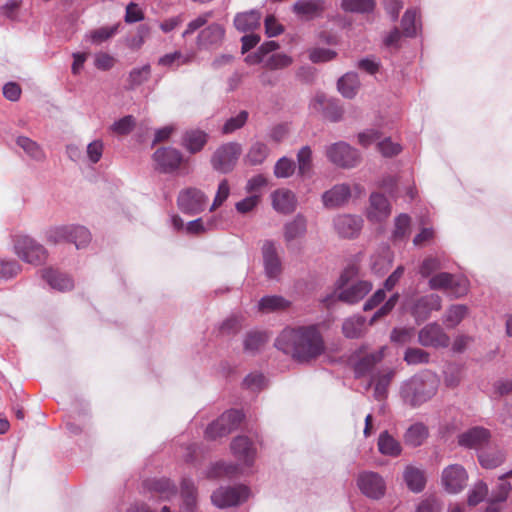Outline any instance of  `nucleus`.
<instances>
[{
    "instance_id": "c9c22d12",
    "label": "nucleus",
    "mask_w": 512,
    "mask_h": 512,
    "mask_svg": "<svg viewBox=\"0 0 512 512\" xmlns=\"http://www.w3.org/2000/svg\"><path fill=\"white\" fill-rule=\"evenodd\" d=\"M290 302L278 295H270L262 297L258 302V309L261 312L269 313L288 308Z\"/></svg>"
},
{
    "instance_id": "0eeeda50",
    "label": "nucleus",
    "mask_w": 512,
    "mask_h": 512,
    "mask_svg": "<svg viewBox=\"0 0 512 512\" xmlns=\"http://www.w3.org/2000/svg\"><path fill=\"white\" fill-rule=\"evenodd\" d=\"M241 153V144L237 142L225 143L214 152L211 164L215 170L221 173H228L235 167Z\"/></svg>"
},
{
    "instance_id": "dca6fc26",
    "label": "nucleus",
    "mask_w": 512,
    "mask_h": 512,
    "mask_svg": "<svg viewBox=\"0 0 512 512\" xmlns=\"http://www.w3.org/2000/svg\"><path fill=\"white\" fill-rule=\"evenodd\" d=\"M261 250L266 276L270 279L277 278L282 272V262L275 243L271 240H266Z\"/></svg>"
},
{
    "instance_id": "c03bdc74",
    "label": "nucleus",
    "mask_w": 512,
    "mask_h": 512,
    "mask_svg": "<svg viewBox=\"0 0 512 512\" xmlns=\"http://www.w3.org/2000/svg\"><path fill=\"white\" fill-rule=\"evenodd\" d=\"M249 113L246 110L239 111L236 115L228 118L221 127V133L229 135L243 128L247 123Z\"/></svg>"
},
{
    "instance_id": "1a4fd4ad",
    "label": "nucleus",
    "mask_w": 512,
    "mask_h": 512,
    "mask_svg": "<svg viewBox=\"0 0 512 512\" xmlns=\"http://www.w3.org/2000/svg\"><path fill=\"white\" fill-rule=\"evenodd\" d=\"M242 419L243 414L239 410L226 411L207 427L205 436L210 440L226 436L239 426Z\"/></svg>"
},
{
    "instance_id": "ea45409f",
    "label": "nucleus",
    "mask_w": 512,
    "mask_h": 512,
    "mask_svg": "<svg viewBox=\"0 0 512 512\" xmlns=\"http://www.w3.org/2000/svg\"><path fill=\"white\" fill-rule=\"evenodd\" d=\"M428 436V430L422 423L411 425L405 433L406 444L417 447L420 446Z\"/></svg>"
},
{
    "instance_id": "a878e982",
    "label": "nucleus",
    "mask_w": 512,
    "mask_h": 512,
    "mask_svg": "<svg viewBox=\"0 0 512 512\" xmlns=\"http://www.w3.org/2000/svg\"><path fill=\"white\" fill-rule=\"evenodd\" d=\"M273 208L283 214L291 213L296 208V199L292 191L279 189L272 194Z\"/></svg>"
},
{
    "instance_id": "393cba45",
    "label": "nucleus",
    "mask_w": 512,
    "mask_h": 512,
    "mask_svg": "<svg viewBox=\"0 0 512 512\" xmlns=\"http://www.w3.org/2000/svg\"><path fill=\"white\" fill-rule=\"evenodd\" d=\"M512 475V470L500 477V483L492 491L485 512H500V504L506 501L511 490V485L504 479Z\"/></svg>"
},
{
    "instance_id": "aec40b11",
    "label": "nucleus",
    "mask_w": 512,
    "mask_h": 512,
    "mask_svg": "<svg viewBox=\"0 0 512 512\" xmlns=\"http://www.w3.org/2000/svg\"><path fill=\"white\" fill-rule=\"evenodd\" d=\"M292 9L300 19L310 21L322 17L326 3L324 0H298Z\"/></svg>"
},
{
    "instance_id": "09e8293b",
    "label": "nucleus",
    "mask_w": 512,
    "mask_h": 512,
    "mask_svg": "<svg viewBox=\"0 0 512 512\" xmlns=\"http://www.w3.org/2000/svg\"><path fill=\"white\" fill-rule=\"evenodd\" d=\"M151 28L147 24H141L137 27L136 33L126 39V45L132 50H139L146 39L150 36Z\"/></svg>"
},
{
    "instance_id": "c85d7f7f",
    "label": "nucleus",
    "mask_w": 512,
    "mask_h": 512,
    "mask_svg": "<svg viewBox=\"0 0 512 512\" xmlns=\"http://www.w3.org/2000/svg\"><path fill=\"white\" fill-rule=\"evenodd\" d=\"M261 17L258 10L238 13L234 18V26L240 32L253 31L260 26Z\"/></svg>"
},
{
    "instance_id": "bf43d9fd",
    "label": "nucleus",
    "mask_w": 512,
    "mask_h": 512,
    "mask_svg": "<svg viewBox=\"0 0 512 512\" xmlns=\"http://www.w3.org/2000/svg\"><path fill=\"white\" fill-rule=\"evenodd\" d=\"M487 493H488L487 485L484 482H482V481L477 482L472 487V489L469 491V494H468V504L470 506L477 505L478 503H480L485 498Z\"/></svg>"
},
{
    "instance_id": "6ab92c4d",
    "label": "nucleus",
    "mask_w": 512,
    "mask_h": 512,
    "mask_svg": "<svg viewBox=\"0 0 512 512\" xmlns=\"http://www.w3.org/2000/svg\"><path fill=\"white\" fill-rule=\"evenodd\" d=\"M391 213V205L388 199L381 193L375 192L370 195L367 208V218L371 222H382Z\"/></svg>"
},
{
    "instance_id": "de8ad7c7",
    "label": "nucleus",
    "mask_w": 512,
    "mask_h": 512,
    "mask_svg": "<svg viewBox=\"0 0 512 512\" xmlns=\"http://www.w3.org/2000/svg\"><path fill=\"white\" fill-rule=\"evenodd\" d=\"M91 241L89 230L80 225H70L69 242L74 243L77 249L83 248Z\"/></svg>"
},
{
    "instance_id": "473e14b6",
    "label": "nucleus",
    "mask_w": 512,
    "mask_h": 512,
    "mask_svg": "<svg viewBox=\"0 0 512 512\" xmlns=\"http://www.w3.org/2000/svg\"><path fill=\"white\" fill-rule=\"evenodd\" d=\"M411 218L403 213L394 220V228L391 233V240L394 243L405 241L410 234Z\"/></svg>"
},
{
    "instance_id": "052dcab7",
    "label": "nucleus",
    "mask_w": 512,
    "mask_h": 512,
    "mask_svg": "<svg viewBox=\"0 0 512 512\" xmlns=\"http://www.w3.org/2000/svg\"><path fill=\"white\" fill-rule=\"evenodd\" d=\"M242 326V319L238 316H230L222 322L219 327L220 333L223 335H232L237 333Z\"/></svg>"
},
{
    "instance_id": "ddd939ff",
    "label": "nucleus",
    "mask_w": 512,
    "mask_h": 512,
    "mask_svg": "<svg viewBox=\"0 0 512 512\" xmlns=\"http://www.w3.org/2000/svg\"><path fill=\"white\" fill-rule=\"evenodd\" d=\"M177 202L183 213L194 215L204 210L207 196L197 188H187L179 193Z\"/></svg>"
},
{
    "instance_id": "69168bd1",
    "label": "nucleus",
    "mask_w": 512,
    "mask_h": 512,
    "mask_svg": "<svg viewBox=\"0 0 512 512\" xmlns=\"http://www.w3.org/2000/svg\"><path fill=\"white\" fill-rule=\"evenodd\" d=\"M153 488L155 491L159 492L163 498H170L177 493L175 485L169 479L157 480Z\"/></svg>"
},
{
    "instance_id": "5701e85b",
    "label": "nucleus",
    "mask_w": 512,
    "mask_h": 512,
    "mask_svg": "<svg viewBox=\"0 0 512 512\" xmlns=\"http://www.w3.org/2000/svg\"><path fill=\"white\" fill-rule=\"evenodd\" d=\"M490 438V433L483 427H473L458 436L460 446L466 448H479L486 444Z\"/></svg>"
},
{
    "instance_id": "39448f33",
    "label": "nucleus",
    "mask_w": 512,
    "mask_h": 512,
    "mask_svg": "<svg viewBox=\"0 0 512 512\" xmlns=\"http://www.w3.org/2000/svg\"><path fill=\"white\" fill-rule=\"evenodd\" d=\"M325 154L332 164L341 168H353L361 160L358 150L343 141L327 146Z\"/></svg>"
},
{
    "instance_id": "2f4dec72",
    "label": "nucleus",
    "mask_w": 512,
    "mask_h": 512,
    "mask_svg": "<svg viewBox=\"0 0 512 512\" xmlns=\"http://www.w3.org/2000/svg\"><path fill=\"white\" fill-rule=\"evenodd\" d=\"M378 450L383 455L397 457L401 454L402 447L399 441L392 437L387 431H383L378 438Z\"/></svg>"
},
{
    "instance_id": "7c9ffc66",
    "label": "nucleus",
    "mask_w": 512,
    "mask_h": 512,
    "mask_svg": "<svg viewBox=\"0 0 512 512\" xmlns=\"http://www.w3.org/2000/svg\"><path fill=\"white\" fill-rule=\"evenodd\" d=\"M366 319L361 315L347 318L342 325V331L345 337L355 339L365 333Z\"/></svg>"
},
{
    "instance_id": "e2e57ef3",
    "label": "nucleus",
    "mask_w": 512,
    "mask_h": 512,
    "mask_svg": "<svg viewBox=\"0 0 512 512\" xmlns=\"http://www.w3.org/2000/svg\"><path fill=\"white\" fill-rule=\"evenodd\" d=\"M442 268L441 262L438 258L429 256L425 258L420 265L419 273L422 277H429L432 273Z\"/></svg>"
},
{
    "instance_id": "680f3d73",
    "label": "nucleus",
    "mask_w": 512,
    "mask_h": 512,
    "mask_svg": "<svg viewBox=\"0 0 512 512\" xmlns=\"http://www.w3.org/2000/svg\"><path fill=\"white\" fill-rule=\"evenodd\" d=\"M230 195V186L226 179H223L219 185L218 189L214 198V201L212 203V206L210 208V211H213L220 207L229 197Z\"/></svg>"
},
{
    "instance_id": "774afa93",
    "label": "nucleus",
    "mask_w": 512,
    "mask_h": 512,
    "mask_svg": "<svg viewBox=\"0 0 512 512\" xmlns=\"http://www.w3.org/2000/svg\"><path fill=\"white\" fill-rule=\"evenodd\" d=\"M441 505L434 497L423 499L416 507L415 512H440Z\"/></svg>"
},
{
    "instance_id": "a211bd4d",
    "label": "nucleus",
    "mask_w": 512,
    "mask_h": 512,
    "mask_svg": "<svg viewBox=\"0 0 512 512\" xmlns=\"http://www.w3.org/2000/svg\"><path fill=\"white\" fill-rule=\"evenodd\" d=\"M441 297L437 294H428L419 297L411 307V313L417 321L426 320L432 311L441 309Z\"/></svg>"
},
{
    "instance_id": "49530a36",
    "label": "nucleus",
    "mask_w": 512,
    "mask_h": 512,
    "mask_svg": "<svg viewBox=\"0 0 512 512\" xmlns=\"http://www.w3.org/2000/svg\"><path fill=\"white\" fill-rule=\"evenodd\" d=\"M151 76V66L145 64L142 67L133 68L127 78L128 88L135 89L136 87L147 82Z\"/></svg>"
},
{
    "instance_id": "3c124183",
    "label": "nucleus",
    "mask_w": 512,
    "mask_h": 512,
    "mask_svg": "<svg viewBox=\"0 0 512 512\" xmlns=\"http://www.w3.org/2000/svg\"><path fill=\"white\" fill-rule=\"evenodd\" d=\"M467 311L468 308L465 305H452L451 307H449L445 314L444 322L447 324L448 327H455L466 316Z\"/></svg>"
},
{
    "instance_id": "cd10ccee",
    "label": "nucleus",
    "mask_w": 512,
    "mask_h": 512,
    "mask_svg": "<svg viewBox=\"0 0 512 512\" xmlns=\"http://www.w3.org/2000/svg\"><path fill=\"white\" fill-rule=\"evenodd\" d=\"M306 232L307 219L302 214L296 215L284 225V239L287 243L303 238Z\"/></svg>"
},
{
    "instance_id": "0e129e2a",
    "label": "nucleus",
    "mask_w": 512,
    "mask_h": 512,
    "mask_svg": "<svg viewBox=\"0 0 512 512\" xmlns=\"http://www.w3.org/2000/svg\"><path fill=\"white\" fill-rule=\"evenodd\" d=\"M135 126V119L133 116L128 115L125 116L118 121L114 122L111 129L113 132L119 134V135H126L128 134L133 127Z\"/></svg>"
},
{
    "instance_id": "f704fd0d",
    "label": "nucleus",
    "mask_w": 512,
    "mask_h": 512,
    "mask_svg": "<svg viewBox=\"0 0 512 512\" xmlns=\"http://www.w3.org/2000/svg\"><path fill=\"white\" fill-rule=\"evenodd\" d=\"M208 135L201 130L187 131L184 135L183 144L190 153H197L207 142Z\"/></svg>"
},
{
    "instance_id": "423d86ee",
    "label": "nucleus",
    "mask_w": 512,
    "mask_h": 512,
    "mask_svg": "<svg viewBox=\"0 0 512 512\" xmlns=\"http://www.w3.org/2000/svg\"><path fill=\"white\" fill-rule=\"evenodd\" d=\"M14 251L20 259L34 265L43 263L47 258L46 249L33 238L25 235L15 238Z\"/></svg>"
},
{
    "instance_id": "7ed1b4c3",
    "label": "nucleus",
    "mask_w": 512,
    "mask_h": 512,
    "mask_svg": "<svg viewBox=\"0 0 512 512\" xmlns=\"http://www.w3.org/2000/svg\"><path fill=\"white\" fill-rule=\"evenodd\" d=\"M357 271L355 267H348L344 270L338 280V288L340 292L337 295L338 300L348 303L355 304L362 300L371 290L372 284L366 280L352 281V278L356 276Z\"/></svg>"
},
{
    "instance_id": "a18cd8bd",
    "label": "nucleus",
    "mask_w": 512,
    "mask_h": 512,
    "mask_svg": "<svg viewBox=\"0 0 512 512\" xmlns=\"http://www.w3.org/2000/svg\"><path fill=\"white\" fill-rule=\"evenodd\" d=\"M16 143L32 159L42 161L45 158V154L40 145L32 139L25 136H19Z\"/></svg>"
},
{
    "instance_id": "a19ab883",
    "label": "nucleus",
    "mask_w": 512,
    "mask_h": 512,
    "mask_svg": "<svg viewBox=\"0 0 512 512\" xmlns=\"http://www.w3.org/2000/svg\"><path fill=\"white\" fill-rule=\"evenodd\" d=\"M268 341V335L261 331L248 332L244 339V350L248 353L258 352Z\"/></svg>"
},
{
    "instance_id": "864d4df0",
    "label": "nucleus",
    "mask_w": 512,
    "mask_h": 512,
    "mask_svg": "<svg viewBox=\"0 0 512 512\" xmlns=\"http://www.w3.org/2000/svg\"><path fill=\"white\" fill-rule=\"evenodd\" d=\"M478 458L482 467L493 469L504 461V454L501 451L481 452Z\"/></svg>"
},
{
    "instance_id": "8fccbe9b",
    "label": "nucleus",
    "mask_w": 512,
    "mask_h": 512,
    "mask_svg": "<svg viewBox=\"0 0 512 512\" xmlns=\"http://www.w3.org/2000/svg\"><path fill=\"white\" fill-rule=\"evenodd\" d=\"M293 63L291 56L285 53H274L269 55L264 62V68L270 70L284 69Z\"/></svg>"
},
{
    "instance_id": "338daca9",
    "label": "nucleus",
    "mask_w": 512,
    "mask_h": 512,
    "mask_svg": "<svg viewBox=\"0 0 512 512\" xmlns=\"http://www.w3.org/2000/svg\"><path fill=\"white\" fill-rule=\"evenodd\" d=\"M20 271V265L16 261L0 260V279H10Z\"/></svg>"
},
{
    "instance_id": "4d7b16f0",
    "label": "nucleus",
    "mask_w": 512,
    "mask_h": 512,
    "mask_svg": "<svg viewBox=\"0 0 512 512\" xmlns=\"http://www.w3.org/2000/svg\"><path fill=\"white\" fill-rule=\"evenodd\" d=\"M416 18L417 11L415 9H408L402 17L401 25L403 33L408 37H413L417 33Z\"/></svg>"
},
{
    "instance_id": "9b49d317",
    "label": "nucleus",
    "mask_w": 512,
    "mask_h": 512,
    "mask_svg": "<svg viewBox=\"0 0 512 512\" xmlns=\"http://www.w3.org/2000/svg\"><path fill=\"white\" fill-rule=\"evenodd\" d=\"M357 486L368 498L381 499L386 492V483L381 475L373 471H363L357 477Z\"/></svg>"
},
{
    "instance_id": "2eb2a0df",
    "label": "nucleus",
    "mask_w": 512,
    "mask_h": 512,
    "mask_svg": "<svg viewBox=\"0 0 512 512\" xmlns=\"http://www.w3.org/2000/svg\"><path fill=\"white\" fill-rule=\"evenodd\" d=\"M182 154L173 147H162L153 154L156 168L163 173H170L178 169L182 162Z\"/></svg>"
},
{
    "instance_id": "f03ea898",
    "label": "nucleus",
    "mask_w": 512,
    "mask_h": 512,
    "mask_svg": "<svg viewBox=\"0 0 512 512\" xmlns=\"http://www.w3.org/2000/svg\"><path fill=\"white\" fill-rule=\"evenodd\" d=\"M438 385L439 380L435 374L424 372L406 381L401 387L400 394L406 404L417 407L436 394Z\"/></svg>"
},
{
    "instance_id": "bb28decb",
    "label": "nucleus",
    "mask_w": 512,
    "mask_h": 512,
    "mask_svg": "<svg viewBox=\"0 0 512 512\" xmlns=\"http://www.w3.org/2000/svg\"><path fill=\"white\" fill-rule=\"evenodd\" d=\"M42 278L51 288L58 291H67L74 287L73 280L69 276L52 268L44 269L42 271Z\"/></svg>"
},
{
    "instance_id": "58836bf2",
    "label": "nucleus",
    "mask_w": 512,
    "mask_h": 512,
    "mask_svg": "<svg viewBox=\"0 0 512 512\" xmlns=\"http://www.w3.org/2000/svg\"><path fill=\"white\" fill-rule=\"evenodd\" d=\"M376 3L374 0H342L341 8L345 12L368 14L374 11Z\"/></svg>"
},
{
    "instance_id": "9d476101",
    "label": "nucleus",
    "mask_w": 512,
    "mask_h": 512,
    "mask_svg": "<svg viewBox=\"0 0 512 512\" xmlns=\"http://www.w3.org/2000/svg\"><path fill=\"white\" fill-rule=\"evenodd\" d=\"M249 496V489L244 485L220 487L211 495L212 503L218 508H227L241 504Z\"/></svg>"
},
{
    "instance_id": "5fc2aeb1",
    "label": "nucleus",
    "mask_w": 512,
    "mask_h": 512,
    "mask_svg": "<svg viewBox=\"0 0 512 512\" xmlns=\"http://www.w3.org/2000/svg\"><path fill=\"white\" fill-rule=\"evenodd\" d=\"M295 162L287 157H281L274 166V175L277 178H288L295 172Z\"/></svg>"
},
{
    "instance_id": "13d9d810",
    "label": "nucleus",
    "mask_w": 512,
    "mask_h": 512,
    "mask_svg": "<svg viewBox=\"0 0 512 512\" xmlns=\"http://www.w3.org/2000/svg\"><path fill=\"white\" fill-rule=\"evenodd\" d=\"M429 358V353L420 348H409L406 350L404 356V360L410 365L428 363Z\"/></svg>"
},
{
    "instance_id": "f3484780",
    "label": "nucleus",
    "mask_w": 512,
    "mask_h": 512,
    "mask_svg": "<svg viewBox=\"0 0 512 512\" xmlns=\"http://www.w3.org/2000/svg\"><path fill=\"white\" fill-rule=\"evenodd\" d=\"M337 234L342 238L357 237L363 227V219L360 216L343 214L333 220Z\"/></svg>"
},
{
    "instance_id": "4c0bfd02",
    "label": "nucleus",
    "mask_w": 512,
    "mask_h": 512,
    "mask_svg": "<svg viewBox=\"0 0 512 512\" xmlns=\"http://www.w3.org/2000/svg\"><path fill=\"white\" fill-rule=\"evenodd\" d=\"M394 377V371L391 369L385 370L373 376V382L375 383L374 395L377 400H382L387 395L388 386L392 378Z\"/></svg>"
},
{
    "instance_id": "c756f323",
    "label": "nucleus",
    "mask_w": 512,
    "mask_h": 512,
    "mask_svg": "<svg viewBox=\"0 0 512 512\" xmlns=\"http://www.w3.org/2000/svg\"><path fill=\"white\" fill-rule=\"evenodd\" d=\"M270 149L268 145L262 141L256 140L251 143L244 156V161L250 166L261 165L269 156Z\"/></svg>"
},
{
    "instance_id": "20e7f679",
    "label": "nucleus",
    "mask_w": 512,
    "mask_h": 512,
    "mask_svg": "<svg viewBox=\"0 0 512 512\" xmlns=\"http://www.w3.org/2000/svg\"><path fill=\"white\" fill-rule=\"evenodd\" d=\"M384 350L385 347H381L379 350L368 352L364 345L355 350L349 358L355 376L360 378L370 374L384 358Z\"/></svg>"
},
{
    "instance_id": "4be33fe9",
    "label": "nucleus",
    "mask_w": 512,
    "mask_h": 512,
    "mask_svg": "<svg viewBox=\"0 0 512 512\" xmlns=\"http://www.w3.org/2000/svg\"><path fill=\"white\" fill-rule=\"evenodd\" d=\"M225 30L222 25L213 23L202 29L197 36V45L200 48L218 46L222 43Z\"/></svg>"
},
{
    "instance_id": "603ef678",
    "label": "nucleus",
    "mask_w": 512,
    "mask_h": 512,
    "mask_svg": "<svg viewBox=\"0 0 512 512\" xmlns=\"http://www.w3.org/2000/svg\"><path fill=\"white\" fill-rule=\"evenodd\" d=\"M190 57L182 54L180 51L168 53L158 59V65L168 68H177L180 65L190 61Z\"/></svg>"
},
{
    "instance_id": "72a5a7b5",
    "label": "nucleus",
    "mask_w": 512,
    "mask_h": 512,
    "mask_svg": "<svg viewBox=\"0 0 512 512\" xmlns=\"http://www.w3.org/2000/svg\"><path fill=\"white\" fill-rule=\"evenodd\" d=\"M404 480L409 489L413 492H420L425 487V475L419 468L407 466L404 471Z\"/></svg>"
},
{
    "instance_id": "f257e3e1",
    "label": "nucleus",
    "mask_w": 512,
    "mask_h": 512,
    "mask_svg": "<svg viewBox=\"0 0 512 512\" xmlns=\"http://www.w3.org/2000/svg\"><path fill=\"white\" fill-rule=\"evenodd\" d=\"M275 345L298 363H310L325 352L324 339L316 325L285 328Z\"/></svg>"
},
{
    "instance_id": "6e6552de",
    "label": "nucleus",
    "mask_w": 512,
    "mask_h": 512,
    "mask_svg": "<svg viewBox=\"0 0 512 512\" xmlns=\"http://www.w3.org/2000/svg\"><path fill=\"white\" fill-rule=\"evenodd\" d=\"M429 287L433 290H444L455 298L468 292V283L464 278H457L451 273L440 272L429 279Z\"/></svg>"
},
{
    "instance_id": "412c9836",
    "label": "nucleus",
    "mask_w": 512,
    "mask_h": 512,
    "mask_svg": "<svg viewBox=\"0 0 512 512\" xmlns=\"http://www.w3.org/2000/svg\"><path fill=\"white\" fill-rule=\"evenodd\" d=\"M233 455L246 466L253 464L256 449L253 442L246 436H238L231 442Z\"/></svg>"
},
{
    "instance_id": "4468645a",
    "label": "nucleus",
    "mask_w": 512,
    "mask_h": 512,
    "mask_svg": "<svg viewBox=\"0 0 512 512\" xmlns=\"http://www.w3.org/2000/svg\"><path fill=\"white\" fill-rule=\"evenodd\" d=\"M418 342L425 347L446 348L450 344V338L439 324L429 323L420 329Z\"/></svg>"
},
{
    "instance_id": "79ce46f5",
    "label": "nucleus",
    "mask_w": 512,
    "mask_h": 512,
    "mask_svg": "<svg viewBox=\"0 0 512 512\" xmlns=\"http://www.w3.org/2000/svg\"><path fill=\"white\" fill-rule=\"evenodd\" d=\"M298 174L302 177H310L312 174V150L309 146H303L297 153Z\"/></svg>"
},
{
    "instance_id": "e433bc0d",
    "label": "nucleus",
    "mask_w": 512,
    "mask_h": 512,
    "mask_svg": "<svg viewBox=\"0 0 512 512\" xmlns=\"http://www.w3.org/2000/svg\"><path fill=\"white\" fill-rule=\"evenodd\" d=\"M359 85L356 73H346L338 80V90L346 98H353L358 91Z\"/></svg>"
},
{
    "instance_id": "6e6d98bb",
    "label": "nucleus",
    "mask_w": 512,
    "mask_h": 512,
    "mask_svg": "<svg viewBox=\"0 0 512 512\" xmlns=\"http://www.w3.org/2000/svg\"><path fill=\"white\" fill-rule=\"evenodd\" d=\"M70 237V225L52 227L46 232L47 241L53 244L67 241Z\"/></svg>"
},
{
    "instance_id": "37998d69",
    "label": "nucleus",
    "mask_w": 512,
    "mask_h": 512,
    "mask_svg": "<svg viewBox=\"0 0 512 512\" xmlns=\"http://www.w3.org/2000/svg\"><path fill=\"white\" fill-rule=\"evenodd\" d=\"M119 24L94 29L85 35L92 44L99 45L112 38L118 32Z\"/></svg>"
},
{
    "instance_id": "b1692460",
    "label": "nucleus",
    "mask_w": 512,
    "mask_h": 512,
    "mask_svg": "<svg viewBox=\"0 0 512 512\" xmlns=\"http://www.w3.org/2000/svg\"><path fill=\"white\" fill-rule=\"evenodd\" d=\"M351 196V190L347 184H338L322 195L325 207L335 208L345 204Z\"/></svg>"
},
{
    "instance_id": "f8f14e48",
    "label": "nucleus",
    "mask_w": 512,
    "mask_h": 512,
    "mask_svg": "<svg viewBox=\"0 0 512 512\" xmlns=\"http://www.w3.org/2000/svg\"><path fill=\"white\" fill-rule=\"evenodd\" d=\"M468 474L465 468L459 464H452L443 469L441 483L450 494L461 492L467 484Z\"/></svg>"
}]
</instances>
